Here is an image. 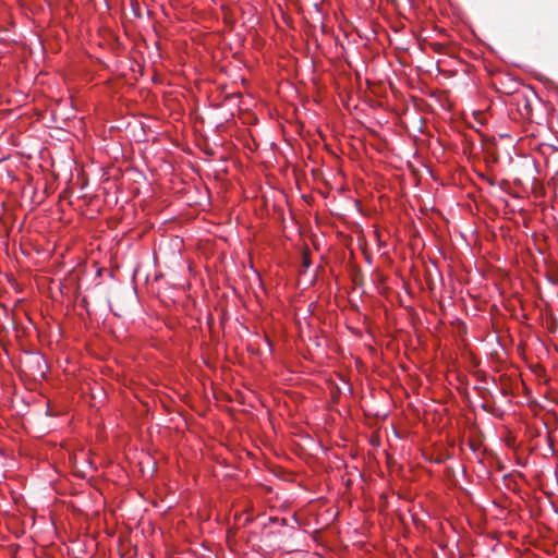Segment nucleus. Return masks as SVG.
<instances>
[{
  "label": "nucleus",
  "instance_id": "1",
  "mask_svg": "<svg viewBox=\"0 0 558 558\" xmlns=\"http://www.w3.org/2000/svg\"><path fill=\"white\" fill-rule=\"evenodd\" d=\"M265 341H266L267 345H268L269 348H271V342H270V340L266 338V339H265Z\"/></svg>",
  "mask_w": 558,
  "mask_h": 558
}]
</instances>
